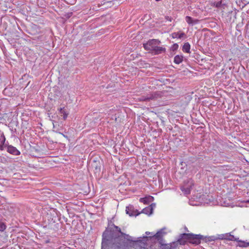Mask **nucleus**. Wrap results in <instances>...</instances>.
Here are the masks:
<instances>
[{
	"instance_id": "obj_1",
	"label": "nucleus",
	"mask_w": 249,
	"mask_h": 249,
	"mask_svg": "<svg viewBox=\"0 0 249 249\" xmlns=\"http://www.w3.org/2000/svg\"><path fill=\"white\" fill-rule=\"evenodd\" d=\"M161 42L159 39H152L149 40L147 43L143 44V47L145 50L148 51L154 55H158L166 52L164 47L159 46Z\"/></svg>"
},
{
	"instance_id": "obj_2",
	"label": "nucleus",
	"mask_w": 249,
	"mask_h": 249,
	"mask_svg": "<svg viewBox=\"0 0 249 249\" xmlns=\"http://www.w3.org/2000/svg\"><path fill=\"white\" fill-rule=\"evenodd\" d=\"M205 238L200 234L193 233H182L179 235L178 241L180 245H184L187 242L191 244L197 245L200 243L201 240H204Z\"/></svg>"
},
{
	"instance_id": "obj_3",
	"label": "nucleus",
	"mask_w": 249,
	"mask_h": 249,
	"mask_svg": "<svg viewBox=\"0 0 249 249\" xmlns=\"http://www.w3.org/2000/svg\"><path fill=\"white\" fill-rule=\"evenodd\" d=\"M194 185V182L191 179L184 180L183 185L180 187V190L185 195L190 194Z\"/></svg>"
},
{
	"instance_id": "obj_4",
	"label": "nucleus",
	"mask_w": 249,
	"mask_h": 249,
	"mask_svg": "<svg viewBox=\"0 0 249 249\" xmlns=\"http://www.w3.org/2000/svg\"><path fill=\"white\" fill-rule=\"evenodd\" d=\"M160 249H176L180 245V242H179L178 239L176 241L170 244H162V242H160Z\"/></svg>"
},
{
	"instance_id": "obj_5",
	"label": "nucleus",
	"mask_w": 249,
	"mask_h": 249,
	"mask_svg": "<svg viewBox=\"0 0 249 249\" xmlns=\"http://www.w3.org/2000/svg\"><path fill=\"white\" fill-rule=\"evenodd\" d=\"M126 213L130 216H137L140 213L138 212L137 210H135L134 207L132 205H129L126 207Z\"/></svg>"
},
{
	"instance_id": "obj_6",
	"label": "nucleus",
	"mask_w": 249,
	"mask_h": 249,
	"mask_svg": "<svg viewBox=\"0 0 249 249\" xmlns=\"http://www.w3.org/2000/svg\"><path fill=\"white\" fill-rule=\"evenodd\" d=\"M159 97H160V93L157 92H155L148 94L145 97H142L141 100L145 101H150L151 100H155L157 99Z\"/></svg>"
},
{
	"instance_id": "obj_7",
	"label": "nucleus",
	"mask_w": 249,
	"mask_h": 249,
	"mask_svg": "<svg viewBox=\"0 0 249 249\" xmlns=\"http://www.w3.org/2000/svg\"><path fill=\"white\" fill-rule=\"evenodd\" d=\"M7 151L15 156H18L20 154V152L16 147L11 145L7 146Z\"/></svg>"
},
{
	"instance_id": "obj_8",
	"label": "nucleus",
	"mask_w": 249,
	"mask_h": 249,
	"mask_svg": "<svg viewBox=\"0 0 249 249\" xmlns=\"http://www.w3.org/2000/svg\"><path fill=\"white\" fill-rule=\"evenodd\" d=\"M166 233L163 231V230H160L159 231H158L155 234L153 235L152 236H149L148 237V238H155V239H157L158 241H160V242H162L163 239L162 237L164 234H165Z\"/></svg>"
},
{
	"instance_id": "obj_9",
	"label": "nucleus",
	"mask_w": 249,
	"mask_h": 249,
	"mask_svg": "<svg viewBox=\"0 0 249 249\" xmlns=\"http://www.w3.org/2000/svg\"><path fill=\"white\" fill-rule=\"evenodd\" d=\"M5 141V138L4 133L0 130V150H3L4 148L6 147V145L4 144Z\"/></svg>"
},
{
	"instance_id": "obj_10",
	"label": "nucleus",
	"mask_w": 249,
	"mask_h": 249,
	"mask_svg": "<svg viewBox=\"0 0 249 249\" xmlns=\"http://www.w3.org/2000/svg\"><path fill=\"white\" fill-rule=\"evenodd\" d=\"M153 205H154V206H156L155 203H152L150 206L144 208L141 213L148 215L151 214L153 213Z\"/></svg>"
},
{
	"instance_id": "obj_11",
	"label": "nucleus",
	"mask_w": 249,
	"mask_h": 249,
	"mask_svg": "<svg viewBox=\"0 0 249 249\" xmlns=\"http://www.w3.org/2000/svg\"><path fill=\"white\" fill-rule=\"evenodd\" d=\"M186 21L190 25L196 24L199 22V20L197 19H194L192 18L189 16H186L185 17Z\"/></svg>"
},
{
	"instance_id": "obj_12",
	"label": "nucleus",
	"mask_w": 249,
	"mask_h": 249,
	"mask_svg": "<svg viewBox=\"0 0 249 249\" xmlns=\"http://www.w3.org/2000/svg\"><path fill=\"white\" fill-rule=\"evenodd\" d=\"M153 199H154L153 197H152L151 196H148L147 197L141 198L140 199V201L141 202H142V203L145 204H148L150 202L152 201L153 200Z\"/></svg>"
},
{
	"instance_id": "obj_13",
	"label": "nucleus",
	"mask_w": 249,
	"mask_h": 249,
	"mask_svg": "<svg viewBox=\"0 0 249 249\" xmlns=\"http://www.w3.org/2000/svg\"><path fill=\"white\" fill-rule=\"evenodd\" d=\"M183 58L182 55H177L174 57V62L177 64H179L182 62Z\"/></svg>"
},
{
	"instance_id": "obj_14",
	"label": "nucleus",
	"mask_w": 249,
	"mask_h": 249,
	"mask_svg": "<svg viewBox=\"0 0 249 249\" xmlns=\"http://www.w3.org/2000/svg\"><path fill=\"white\" fill-rule=\"evenodd\" d=\"M190 45L188 42H186L184 44L182 47V51L184 52L189 53H190Z\"/></svg>"
},
{
	"instance_id": "obj_15",
	"label": "nucleus",
	"mask_w": 249,
	"mask_h": 249,
	"mask_svg": "<svg viewBox=\"0 0 249 249\" xmlns=\"http://www.w3.org/2000/svg\"><path fill=\"white\" fill-rule=\"evenodd\" d=\"M173 38H181L185 36V34L182 32L181 33H174L172 35Z\"/></svg>"
},
{
	"instance_id": "obj_16",
	"label": "nucleus",
	"mask_w": 249,
	"mask_h": 249,
	"mask_svg": "<svg viewBox=\"0 0 249 249\" xmlns=\"http://www.w3.org/2000/svg\"><path fill=\"white\" fill-rule=\"evenodd\" d=\"M238 246L240 247H248L249 246V242H246L245 241H241V240H238Z\"/></svg>"
},
{
	"instance_id": "obj_17",
	"label": "nucleus",
	"mask_w": 249,
	"mask_h": 249,
	"mask_svg": "<svg viewBox=\"0 0 249 249\" xmlns=\"http://www.w3.org/2000/svg\"><path fill=\"white\" fill-rule=\"evenodd\" d=\"M60 113L62 114L64 120H66L68 117V113L65 110L64 107L59 109Z\"/></svg>"
},
{
	"instance_id": "obj_18",
	"label": "nucleus",
	"mask_w": 249,
	"mask_h": 249,
	"mask_svg": "<svg viewBox=\"0 0 249 249\" xmlns=\"http://www.w3.org/2000/svg\"><path fill=\"white\" fill-rule=\"evenodd\" d=\"M225 239L231 241H237V239L236 238H235V237L233 235H231L230 234H227L226 235V237H225Z\"/></svg>"
},
{
	"instance_id": "obj_19",
	"label": "nucleus",
	"mask_w": 249,
	"mask_h": 249,
	"mask_svg": "<svg viewBox=\"0 0 249 249\" xmlns=\"http://www.w3.org/2000/svg\"><path fill=\"white\" fill-rule=\"evenodd\" d=\"M6 226L5 224L3 222L0 221V231H3L6 229Z\"/></svg>"
},
{
	"instance_id": "obj_20",
	"label": "nucleus",
	"mask_w": 249,
	"mask_h": 249,
	"mask_svg": "<svg viewBox=\"0 0 249 249\" xmlns=\"http://www.w3.org/2000/svg\"><path fill=\"white\" fill-rule=\"evenodd\" d=\"M221 4H222V1H218V2H216L214 3V5L216 7H220L221 5Z\"/></svg>"
},
{
	"instance_id": "obj_21",
	"label": "nucleus",
	"mask_w": 249,
	"mask_h": 249,
	"mask_svg": "<svg viewBox=\"0 0 249 249\" xmlns=\"http://www.w3.org/2000/svg\"><path fill=\"white\" fill-rule=\"evenodd\" d=\"M178 45L176 43L173 44V45L172 46V50H177L178 48Z\"/></svg>"
},
{
	"instance_id": "obj_22",
	"label": "nucleus",
	"mask_w": 249,
	"mask_h": 249,
	"mask_svg": "<svg viewBox=\"0 0 249 249\" xmlns=\"http://www.w3.org/2000/svg\"><path fill=\"white\" fill-rule=\"evenodd\" d=\"M165 19L168 21H172V18L169 17V16H166L165 17Z\"/></svg>"
},
{
	"instance_id": "obj_23",
	"label": "nucleus",
	"mask_w": 249,
	"mask_h": 249,
	"mask_svg": "<svg viewBox=\"0 0 249 249\" xmlns=\"http://www.w3.org/2000/svg\"><path fill=\"white\" fill-rule=\"evenodd\" d=\"M62 135H63V136L64 137H66V138H67V136H65L64 134L61 133Z\"/></svg>"
},
{
	"instance_id": "obj_24",
	"label": "nucleus",
	"mask_w": 249,
	"mask_h": 249,
	"mask_svg": "<svg viewBox=\"0 0 249 249\" xmlns=\"http://www.w3.org/2000/svg\"><path fill=\"white\" fill-rule=\"evenodd\" d=\"M150 233V232H146V234L147 235H148V234H149Z\"/></svg>"
},
{
	"instance_id": "obj_25",
	"label": "nucleus",
	"mask_w": 249,
	"mask_h": 249,
	"mask_svg": "<svg viewBox=\"0 0 249 249\" xmlns=\"http://www.w3.org/2000/svg\"><path fill=\"white\" fill-rule=\"evenodd\" d=\"M155 206H154V205H153V209L154 208V207H155Z\"/></svg>"
},
{
	"instance_id": "obj_26",
	"label": "nucleus",
	"mask_w": 249,
	"mask_h": 249,
	"mask_svg": "<svg viewBox=\"0 0 249 249\" xmlns=\"http://www.w3.org/2000/svg\"><path fill=\"white\" fill-rule=\"evenodd\" d=\"M248 202H249V201H248Z\"/></svg>"
}]
</instances>
